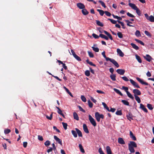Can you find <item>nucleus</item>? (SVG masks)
Segmentation results:
<instances>
[{"label":"nucleus","instance_id":"obj_48","mask_svg":"<svg viewBox=\"0 0 154 154\" xmlns=\"http://www.w3.org/2000/svg\"><path fill=\"white\" fill-rule=\"evenodd\" d=\"M98 2L100 3V4H101L102 6L104 8H106V6L105 5L104 3L103 2V1H101V0H99V1H98Z\"/></svg>","mask_w":154,"mask_h":154},{"label":"nucleus","instance_id":"obj_11","mask_svg":"<svg viewBox=\"0 0 154 154\" xmlns=\"http://www.w3.org/2000/svg\"><path fill=\"white\" fill-rule=\"evenodd\" d=\"M125 70L123 69H118L116 70V72L121 75H123L125 72Z\"/></svg>","mask_w":154,"mask_h":154},{"label":"nucleus","instance_id":"obj_8","mask_svg":"<svg viewBox=\"0 0 154 154\" xmlns=\"http://www.w3.org/2000/svg\"><path fill=\"white\" fill-rule=\"evenodd\" d=\"M76 5L78 8L81 9H82L85 8V5L82 3H77Z\"/></svg>","mask_w":154,"mask_h":154},{"label":"nucleus","instance_id":"obj_6","mask_svg":"<svg viewBox=\"0 0 154 154\" xmlns=\"http://www.w3.org/2000/svg\"><path fill=\"white\" fill-rule=\"evenodd\" d=\"M130 81L131 84L135 87L137 88H140V87L138 84L134 81L132 79H130Z\"/></svg>","mask_w":154,"mask_h":154},{"label":"nucleus","instance_id":"obj_1","mask_svg":"<svg viewBox=\"0 0 154 154\" xmlns=\"http://www.w3.org/2000/svg\"><path fill=\"white\" fill-rule=\"evenodd\" d=\"M102 54L103 57L106 59V61H110V62L112 63L116 67L118 68L119 67V65L118 63L114 59L110 58L108 57H106L105 54V52L103 51L102 53Z\"/></svg>","mask_w":154,"mask_h":154},{"label":"nucleus","instance_id":"obj_25","mask_svg":"<svg viewBox=\"0 0 154 154\" xmlns=\"http://www.w3.org/2000/svg\"><path fill=\"white\" fill-rule=\"evenodd\" d=\"M113 90L117 94H119L121 96H122L123 95V94H122L121 92L118 89H116V88H114L113 89Z\"/></svg>","mask_w":154,"mask_h":154},{"label":"nucleus","instance_id":"obj_53","mask_svg":"<svg viewBox=\"0 0 154 154\" xmlns=\"http://www.w3.org/2000/svg\"><path fill=\"white\" fill-rule=\"evenodd\" d=\"M74 57L78 61H81L82 60L81 58L76 54Z\"/></svg>","mask_w":154,"mask_h":154},{"label":"nucleus","instance_id":"obj_64","mask_svg":"<svg viewBox=\"0 0 154 154\" xmlns=\"http://www.w3.org/2000/svg\"><path fill=\"white\" fill-rule=\"evenodd\" d=\"M116 110V109L114 108H111L110 109H109V112H115Z\"/></svg>","mask_w":154,"mask_h":154},{"label":"nucleus","instance_id":"obj_4","mask_svg":"<svg viewBox=\"0 0 154 154\" xmlns=\"http://www.w3.org/2000/svg\"><path fill=\"white\" fill-rule=\"evenodd\" d=\"M133 93L134 94V96H135V95H140L141 94V93L140 91L137 89H134L133 91Z\"/></svg>","mask_w":154,"mask_h":154},{"label":"nucleus","instance_id":"obj_19","mask_svg":"<svg viewBox=\"0 0 154 154\" xmlns=\"http://www.w3.org/2000/svg\"><path fill=\"white\" fill-rule=\"evenodd\" d=\"M106 149L107 154H112V152L109 146H107L106 147Z\"/></svg>","mask_w":154,"mask_h":154},{"label":"nucleus","instance_id":"obj_46","mask_svg":"<svg viewBox=\"0 0 154 154\" xmlns=\"http://www.w3.org/2000/svg\"><path fill=\"white\" fill-rule=\"evenodd\" d=\"M11 131L10 130L8 129H6L4 130V133L5 134H7L10 133Z\"/></svg>","mask_w":154,"mask_h":154},{"label":"nucleus","instance_id":"obj_41","mask_svg":"<svg viewBox=\"0 0 154 154\" xmlns=\"http://www.w3.org/2000/svg\"><path fill=\"white\" fill-rule=\"evenodd\" d=\"M92 48L93 50L95 52H97L99 51V49L97 47L96 48L93 46L92 47Z\"/></svg>","mask_w":154,"mask_h":154},{"label":"nucleus","instance_id":"obj_47","mask_svg":"<svg viewBox=\"0 0 154 154\" xmlns=\"http://www.w3.org/2000/svg\"><path fill=\"white\" fill-rule=\"evenodd\" d=\"M62 123L63 125V127L64 128V129L66 130L67 129V124L66 123L63 122H62Z\"/></svg>","mask_w":154,"mask_h":154},{"label":"nucleus","instance_id":"obj_60","mask_svg":"<svg viewBox=\"0 0 154 154\" xmlns=\"http://www.w3.org/2000/svg\"><path fill=\"white\" fill-rule=\"evenodd\" d=\"M145 34L147 36L150 37L151 35L150 33L147 31H145L144 32Z\"/></svg>","mask_w":154,"mask_h":154},{"label":"nucleus","instance_id":"obj_50","mask_svg":"<svg viewBox=\"0 0 154 154\" xmlns=\"http://www.w3.org/2000/svg\"><path fill=\"white\" fill-rule=\"evenodd\" d=\"M81 99L84 102H85L86 101V99L85 97L83 95L81 96Z\"/></svg>","mask_w":154,"mask_h":154},{"label":"nucleus","instance_id":"obj_26","mask_svg":"<svg viewBox=\"0 0 154 154\" xmlns=\"http://www.w3.org/2000/svg\"><path fill=\"white\" fill-rule=\"evenodd\" d=\"M131 45L133 47V48L134 49H135L136 50H138L139 49V47L138 46H137L135 44L132 43L131 44Z\"/></svg>","mask_w":154,"mask_h":154},{"label":"nucleus","instance_id":"obj_23","mask_svg":"<svg viewBox=\"0 0 154 154\" xmlns=\"http://www.w3.org/2000/svg\"><path fill=\"white\" fill-rule=\"evenodd\" d=\"M74 119L77 120H79V117L77 114L75 112H74L73 113Z\"/></svg>","mask_w":154,"mask_h":154},{"label":"nucleus","instance_id":"obj_18","mask_svg":"<svg viewBox=\"0 0 154 154\" xmlns=\"http://www.w3.org/2000/svg\"><path fill=\"white\" fill-rule=\"evenodd\" d=\"M103 32L105 34H106V35H107V36H108V37L110 39V40H113L112 37L111 35L107 31L105 30H103Z\"/></svg>","mask_w":154,"mask_h":154},{"label":"nucleus","instance_id":"obj_40","mask_svg":"<svg viewBox=\"0 0 154 154\" xmlns=\"http://www.w3.org/2000/svg\"><path fill=\"white\" fill-rule=\"evenodd\" d=\"M88 102L89 106L91 108H92L93 106V104L91 102V101L89 100L88 101Z\"/></svg>","mask_w":154,"mask_h":154},{"label":"nucleus","instance_id":"obj_45","mask_svg":"<svg viewBox=\"0 0 154 154\" xmlns=\"http://www.w3.org/2000/svg\"><path fill=\"white\" fill-rule=\"evenodd\" d=\"M118 37L120 38H122L123 37V35L122 33L119 32H118L117 33Z\"/></svg>","mask_w":154,"mask_h":154},{"label":"nucleus","instance_id":"obj_27","mask_svg":"<svg viewBox=\"0 0 154 154\" xmlns=\"http://www.w3.org/2000/svg\"><path fill=\"white\" fill-rule=\"evenodd\" d=\"M135 10L136 11V12L139 16H140L141 15V12L138 8Z\"/></svg>","mask_w":154,"mask_h":154},{"label":"nucleus","instance_id":"obj_9","mask_svg":"<svg viewBox=\"0 0 154 154\" xmlns=\"http://www.w3.org/2000/svg\"><path fill=\"white\" fill-rule=\"evenodd\" d=\"M95 116L97 121L99 122L100 119V114L98 112H96L95 113Z\"/></svg>","mask_w":154,"mask_h":154},{"label":"nucleus","instance_id":"obj_58","mask_svg":"<svg viewBox=\"0 0 154 154\" xmlns=\"http://www.w3.org/2000/svg\"><path fill=\"white\" fill-rule=\"evenodd\" d=\"M98 152L100 154H105L104 153L102 150V148L100 147V148L98 149Z\"/></svg>","mask_w":154,"mask_h":154},{"label":"nucleus","instance_id":"obj_37","mask_svg":"<svg viewBox=\"0 0 154 154\" xmlns=\"http://www.w3.org/2000/svg\"><path fill=\"white\" fill-rule=\"evenodd\" d=\"M71 132L72 134L75 137H77V132H76L74 130H72L71 131Z\"/></svg>","mask_w":154,"mask_h":154},{"label":"nucleus","instance_id":"obj_55","mask_svg":"<svg viewBox=\"0 0 154 154\" xmlns=\"http://www.w3.org/2000/svg\"><path fill=\"white\" fill-rule=\"evenodd\" d=\"M122 89L124 90V91L126 92V93L128 92H129L128 90V88L127 87H126L124 86H122Z\"/></svg>","mask_w":154,"mask_h":154},{"label":"nucleus","instance_id":"obj_54","mask_svg":"<svg viewBox=\"0 0 154 154\" xmlns=\"http://www.w3.org/2000/svg\"><path fill=\"white\" fill-rule=\"evenodd\" d=\"M85 75L87 76H88L90 75V72L89 71L87 70L85 72Z\"/></svg>","mask_w":154,"mask_h":154},{"label":"nucleus","instance_id":"obj_14","mask_svg":"<svg viewBox=\"0 0 154 154\" xmlns=\"http://www.w3.org/2000/svg\"><path fill=\"white\" fill-rule=\"evenodd\" d=\"M83 129L84 132L88 134L89 133V131L87 125L85 124L83 125Z\"/></svg>","mask_w":154,"mask_h":154},{"label":"nucleus","instance_id":"obj_39","mask_svg":"<svg viewBox=\"0 0 154 154\" xmlns=\"http://www.w3.org/2000/svg\"><path fill=\"white\" fill-rule=\"evenodd\" d=\"M64 88L65 89L66 91L67 92V93L71 97H73V96L71 93L70 92L69 90L66 88L65 87H64Z\"/></svg>","mask_w":154,"mask_h":154},{"label":"nucleus","instance_id":"obj_61","mask_svg":"<svg viewBox=\"0 0 154 154\" xmlns=\"http://www.w3.org/2000/svg\"><path fill=\"white\" fill-rule=\"evenodd\" d=\"M105 13L106 14V15L109 17H110L111 15V14L109 12L105 11Z\"/></svg>","mask_w":154,"mask_h":154},{"label":"nucleus","instance_id":"obj_43","mask_svg":"<svg viewBox=\"0 0 154 154\" xmlns=\"http://www.w3.org/2000/svg\"><path fill=\"white\" fill-rule=\"evenodd\" d=\"M117 22L119 23L121 25V26H122V28L124 29H125V27L124 26V24L123 22L120 21H119V20H117Z\"/></svg>","mask_w":154,"mask_h":154},{"label":"nucleus","instance_id":"obj_62","mask_svg":"<svg viewBox=\"0 0 154 154\" xmlns=\"http://www.w3.org/2000/svg\"><path fill=\"white\" fill-rule=\"evenodd\" d=\"M92 35L94 38L96 39L98 38L99 37H100L99 35L98 36V35H97L96 34L94 33H93L92 34Z\"/></svg>","mask_w":154,"mask_h":154},{"label":"nucleus","instance_id":"obj_12","mask_svg":"<svg viewBox=\"0 0 154 154\" xmlns=\"http://www.w3.org/2000/svg\"><path fill=\"white\" fill-rule=\"evenodd\" d=\"M140 108L141 109L145 112L147 113L148 112V110L144 106V105L142 103L140 104Z\"/></svg>","mask_w":154,"mask_h":154},{"label":"nucleus","instance_id":"obj_32","mask_svg":"<svg viewBox=\"0 0 154 154\" xmlns=\"http://www.w3.org/2000/svg\"><path fill=\"white\" fill-rule=\"evenodd\" d=\"M134 40L136 42H137L140 44H141V45H143V46H144V43L142 42V41L139 40V39H136V38H135L134 39Z\"/></svg>","mask_w":154,"mask_h":154},{"label":"nucleus","instance_id":"obj_59","mask_svg":"<svg viewBox=\"0 0 154 154\" xmlns=\"http://www.w3.org/2000/svg\"><path fill=\"white\" fill-rule=\"evenodd\" d=\"M127 15L129 17H134L135 16L133 15V14H131L129 12H128L127 13Z\"/></svg>","mask_w":154,"mask_h":154},{"label":"nucleus","instance_id":"obj_5","mask_svg":"<svg viewBox=\"0 0 154 154\" xmlns=\"http://www.w3.org/2000/svg\"><path fill=\"white\" fill-rule=\"evenodd\" d=\"M136 79L142 85H149V84L148 83L143 81V79H141L140 78L137 77Z\"/></svg>","mask_w":154,"mask_h":154},{"label":"nucleus","instance_id":"obj_10","mask_svg":"<svg viewBox=\"0 0 154 154\" xmlns=\"http://www.w3.org/2000/svg\"><path fill=\"white\" fill-rule=\"evenodd\" d=\"M54 138L58 143L60 144L61 146L62 145V140L61 139L55 135L54 136Z\"/></svg>","mask_w":154,"mask_h":154},{"label":"nucleus","instance_id":"obj_42","mask_svg":"<svg viewBox=\"0 0 154 154\" xmlns=\"http://www.w3.org/2000/svg\"><path fill=\"white\" fill-rule=\"evenodd\" d=\"M108 20H110V22H111V23L113 24H116L117 23V20L116 21L114 20H113L112 19H110V18H108Z\"/></svg>","mask_w":154,"mask_h":154},{"label":"nucleus","instance_id":"obj_52","mask_svg":"<svg viewBox=\"0 0 154 154\" xmlns=\"http://www.w3.org/2000/svg\"><path fill=\"white\" fill-rule=\"evenodd\" d=\"M50 142L49 140H47L44 143V144L46 146H48L50 145Z\"/></svg>","mask_w":154,"mask_h":154},{"label":"nucleus","instance_id":"obj_13","mask_svg":"<svg viewBox=\"0 0 154 154\" xmlns=\"http://www.w3.org/2000/svg\"><path fill=\"white\" fill-rule=\"evenodd\" d=\"M126 117L127 119L130 121H131V119L133 120V115L130 112L128 113L126 115Z\"/></svg>","mask_w":154,"mask_h":154},{"label":"nucleus","instance_id":"obj_28","mask_svg":"<svg viewBox=\"0 0 154 154\" xmlns=\"http://www.w3.org/2000/svg\"><path fill=\"white\" fill-rule=\"evenodd\" d=\"M97 11L100 14L101 16H103V15L104 13H105V11H103L102 10L98 9L97 10Z\"/></svg>","mask_w":154,"mask_h":154},{"label":"nucleus","instance_id":"obj_2","mask_svg":"<svg viewBox=\"0 0 154 154\" xmlns=\"http://www.w3.org/2000/svg\"><path fill=\"white\" fill-rule=\"evenodd\" d=\"M128 149L131 153H134L135 150L134 147H137V146L136 143L134 141H130L128 144Z\"/></svg>","mask_w":154,"mask_h":154},{"label":"nucleus","instance_id":"obj_44","mask_svg":"<svg viewBox=\"0 0 154 154\" xmlns=\"http://www.w3.org/2000/svg\"><path fill=\"white\" fill-rule=\"evenodd\" d=\"M116 115H119V116H121L122 114L121 110L117 111L116 112Z\"/></svg>","mask_w":154,"mask_h":154},{"label":"nucleus","instance_id":"obj_38","mask_svg":"<svg viewBox=\"0 0 154 154\" xmlns=\"http://www.w3.org/2000/svg\"><path fill=\"white\" fill-rule=\"evenodd\" d=\"M102 105H103L104 108H105L107 111H109V108L107 106L106 104L104 102L102 103Z\"/></svg>","mask_w":154,"mask_h":154},{"label":"nucleus","instance_id":"obj_24","mask_svg":"<svg viewBox=\"0 0 154 154\" xmlns=\"http://www.w3.org/2000/svg\"><path fill=\"white\" fill-rule=\"evenodd\" d=\"M136 58L137 60L139 63H141L142 62V60L140 57L137 54L135 55Z\"/></svg>","mask_w":154,"mask_h":154},{"label":"nucleus","instance_id":"obj_35","mask_svg":"<svg viewBox=\"0 0 154 154\" xmlns=\"http://www.w3.org/2000/svg\"><path fill=\"white\" fill-rule=\"evenodd\" d=\"M135 34L137 37H138L141 36L140 31L138 30H137L136 31Z\"/></svg>","mask_w":154,"mask_h":154},{"label":"nucleus","instance_id":"obj_29","mask_svg":"<svg viewBox=\"0 0 154 154\" xmlns=\"http://www.w3.org/2000/svg\"><path fill=\"white\" fill-rule=\"evenodd\" d=\"M96 22L97 24L100 26L103 27L104 26L103 24L99 20H96Z\"/></svg>","mask_w":154,"mask_h":154},{"label":"nucleus","instance_id":"obj_16","mask_svg":"<svg viewBox=\"0 0 154 154\" xmlns=\"http://www.w3.org/2000/svg\"><path fill=\"white\" fill-rule=\"evenodd\" d=\"M117 51L120 56L121 57H123L124 56V54L120 49L119 48L117 49Z\"/></svg>","mask_w":154,"mask_h":154},{"label":"nucleus","instance_id":"obj_30","mask_svg":"<svg viewBox=\"0 0 154 154\" xmlns=\"http://www.w3.org/2000/svg\"><path fill=\"white\" fill-rule=\"evenodd\" d=\"M110 77L111 79L113 81L116 80V75L115 74L111 75L110 76Z\"/></svg>","mask_w":154,"mask_h":154},{"label":"nucleus","instance_id":"obj_20","mask_svg":"<svg viewBox=\"0 0 154 154\" xmlns=\"http://www.w3.org/2000/svg\"><path fill=\"white\" fill-rule=\"evenodd\" d=\"M82 14L84 15H86L89 14L88 11L85 8L82 10Z\"/></svg>","mask_w":154,"mask_h":154},{"label":"nucleus","instance_id":"obj_33","mask_svg":"<svg viewBox=\"0 0 154 154\" xmlns=\"http://www.w3.org/2000/svg\"><path fill=\"white\" fill-rule=\"evenodd\" d=\"M121 102L125 105L126 106H129V103L125 100H122Z\"/></svg>","mask_w":154,"mask_h":154},{"label":"nucleus","instance_id":"obj_15","mask_svg":"<svg viewBox=\"0 0 154 154\" xmlns=\"http://www.w3.org/2000/svg\"><path fill=\"white\" fill-rule=\"evenodd\" d=\"M118 142L119 143L121 144H125V142L122 138L119 137L118 139Z\"/></svg>","mask_w":154,"mask_h":154},{"label":"nucleus","instance_id":"obj_17","mask_svg":"<svg viewBox=\"0 0 154 154\" xmlns=\"http://www.w3.org/2000/svg\"><path fill=\"white\" fill-rule=\"evenodd\" d=\"M56 108L58 109V110H57V112L58 114H59L60 115H61L64 118H65V116L64 115V114L62 113V111H61V110L60 109V108L58 107H57V106H56Z\"/></svg>","mask_w":154,"mask_h":154},{"label":"nucleus","instance_id":"obj_34","mask_svg":"<svg viewBox=\"0 0 154 154\" xmlns=\"http://www.w3.org/2000/svg\"><path fill=\"white\" fill-rule=\"evenodd\" d=\"M79 147L80 149V150L82 153L85 152V150L83 148L81 144L79 145Z\"/></svg>","mask_w":154,"mask_h":154},{"label":"nucleus","instance_id":"obj_3","mask_svg":"<svg viewBox=\"0 0 154 154\" xmlns=\"http://www.w3.org/2000/svg\"><path fill=\"white\" fill-rule=\"evenodd\" d=\"M88 117L91 123L94 127H95L97 125V124L95 120L90 115H89Z\"/></svg>","mask_w":154,"mask_h":154},{"label":"nucleus","instance_id":"obj_36","mask_svg":"<svg viewBox=\"0 0 154 154\" xmlns=\"http://www.w3.org/2000/svg\"><path fill=\"white\" fill-rule=\"evenodd\" d=\"M127 94L128 97L131 98L132 100L134 99V97L131 95V94L129 92H127Z\"/></svg>","mask_w":154,"mask_h":154},{"label":"nucleus","instance_id":"obj_22","mask_svg":"<svg viewBox=\"0 0 154 154\" xmlns=\"http://www.w3.org/2000/svg\"><path fill=\"white\" fill-rule=\"evenodd\" d=\"M75 130L78 134L79 137H82V134L81 131L77 128H75Z\"/></svg>","mask_w":154,"mask_h":154},{"label":"nucleus","instance_id":"obj_56","mask_svg":"<svg viewBox=\"0 0 154 154\" xmlns=\"http://www.w3.org/2000/svg\"><path fill=\"white\" fill-rule=\"evenodd\" d=\"M79 109L80 111H82L83 112H85V110H84L80 106H78Z\"/></svg>","mask_w":154,"mask_h":154},{"label":"nucleus","instance_id":"obj_7","mask_svg":"<svg viewBox=\"0 0 154 154\" xmlns=\"http://www.w3.org/2000/svg\"><path fill=\"white\" fill-rule=\"evenodd\" d=\"M143 58L147 61L150 62L152 58L149 54H146V56H143Z\"/></svg>","mask_w":154,"mask_h":154},{"label":"nucleus","instance_id":"obj_49","mask_svg":"<svg viewBox=\"0 0 154 154\" xmlns=\"http://www.w3.org/2000/svg\"><path fill=\"white\" fill-rule=\"evenodd\" d=\"M147 107L148 108L151 110H152L153 109V108L152 107V106L151 104L148 103L147 104Z\"/></svg>","mask_w":154,"mask_h":154},{"label":"nucleus","instance_id":"obj_31","mask_svg":"<svg viewBox=\"0 0 154 154\" xmlns=\"http://www.w3.org/2000/svg\"><path fill=\"white\" fill-rule=\"evenodd\" d=\"M136 100L137 101L138 103H140L141 102V100L140 98L137 95H135L134 96Z\"/></svg>","mask_w":154,"mask_h":154},{"label":"nucleus","instance_id":"obj_51","mask_svg":"<svg viewBox=\"0 0 154 154\" xmlns=\"http://www.w3.org/2000/svg\"><path fill=\"white\" fill-rule=\"evenodd\" d=\"M88 54L89 56L90 57L92 58L94 57V55L92 52L90 51H88Z\"/></svg>","mask_w":154,"mask_h":154},{"label":"nucleus","instance_id":"obj_63","mask_svg":"<svg viewBox=\"0 0 154 154\" xmlns=\"http://www.w3.org/2000/svg\"><path fill=\"white\" fill-rule=\"evenodd\" d=\"M122 78L125 81L128 82L129 81V79L126 76H123L122 77Z\"/></svg>","mask_w":154,"mask_h":154},{"label":"nucleus","instance_id":"obj_21","mask_svg":"<svg viewBox=\"0 0 154 154\" xmlns=\"http://www.w3.org/2000/svg\"><path fill=\"white\" fill-rule=\"evenodd\" d=\"M128 5L130 7L134 10L137 8L134 4L129 3L128 4Z\"/></svg>","mask_w":154,"mask_h":154},{"label":"nucleus","instance_id":"obj_57","mask_svg":"<svg viewBox=\"0 0 154 154\" xmlns=\"http://www.w3.org/2000/svg\"><path fill=\"white\" fill-rule=\"evenodd\" d=\"M52 114L53 113H52L50 115V116H48V115H46V117L47 119L50 120H51L52 117Z\"/></svg>","mask_w":154,"mask_h":154}]
</instances>
